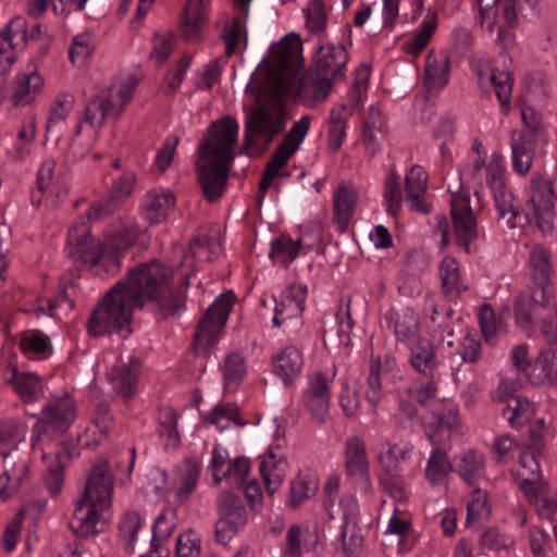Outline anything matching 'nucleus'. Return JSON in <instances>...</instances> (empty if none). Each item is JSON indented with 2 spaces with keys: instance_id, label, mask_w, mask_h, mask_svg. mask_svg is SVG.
Here are the masks:
<instances>
[{
  "instance_id": "44",
  "label": "nucleus",
  "mask_w": 557,
  "mask_h": 557,
  "mask_svg": "<svg viewBox=\"0 0 557 557\" xmlns=\"http://www.w3.org/2000/svg\"><path fill=\"white\" fill-rule=\"evenodd\" d=\"M450 64L444 52H431L426 59L425 82L429 90H441L449 81Z\"/></svg>"
},
{
  "instance_id": "40",
  "label": "nucleus",
  "mask_w": 557,
  "mask_h": 557,
  "mask_svg": "<svg viewBox=\"0 0 557 557\" xmlns=\"http://www.w3.org/2000/svg\"><path fill=\"white\" fill-rule=\"evenodd\" d=\"M286 469L287 462L283 455L269 448L261 460L260 472L267 491L271 496L278 491L284 482Z\"/></svg>"
},
{
  "instance_id": "23",
  "label": "nucleus",
  "mask_w": 557,
  "mask_h": 557,
  "mask_svg": "<svg viewBox=\"0 0 557 557\" xmlns=\"http://www.w3.org/2000/svg\"><path fill=\"white\" fill-rule=\"evenodd\" d=\"M27 44V23L24 17H13L0 34V74L7 73L18 51Z\"/></svg>"
},
{
  "instance_id": "36",
  "label": "nucleus",
  "mask_w": 557,
  "mask_h": 557,
  "mask_svg": "<svg viewBox=\"0 0 557 557\" xmlns=\"http://www.w3.org/2000/svg\"><path fill=\"white\" fill-rule=\"evenodd\" d=\"M346 63L347 52L343 46L321 45L315 55L313 71L329 76L333 82L342 75Z\"/></svg>"
},
{
  "instance_id": "52",
  "label": "nucleus",
  "mask_w": 557,
  "mask_h": 557,
  "mask_svg": "<svg viewBox=\"0 0 557 557\" xmlns=\"http://www.w3.org/2000/svg\"><path fill=\"white\" fill-rule=\"evenodd\" d=\"M27 428L14 420L0 423V455L8 458L16 453L20 443L25 440Z\"/></svg>"
},
{
  "instance_id": "56",
  "label": "nucleus",
  "mask_w": 557,
  "mask_h": 557,
  "mask_svg": "<svg viewBox=\"0 0 557 557\" xmlns=\"http://www.w3.org/2000/svg\"><path fill=\"white\" fill-rule=\"evenodd\" d=\"M207 422L215 426L220 432L228 429L232 424L244 425L239 419L238 407L233 404H218L208 413Z\"/></svg>"
},
{
  "instance_id": "20",
  "label": "nucleus",
  "mask_w": 557,
  "mask_h": 557,
  "mask_svg": "<svg viewBox=\"0 0 557 557\" xmlns=\"http://www.w3.org/2000/svg\"><path fill=\"white\" fill-rule=\"evenodd\" d=\"M344 465L347 478L361 491L371 488L369 462L363 441L357 436L346 440L344 446Z\"/></svg>"
},
{
  "instance_id": "17",
  "label": "nucleus",
  "mask_w": 557,
  "mask_h": 557,
  "mask_svg": "<svg viewBox=\"0 0 557 557\" xmlns=\"http://www.w3.org/2000/svg\"><path fill=\"white\" fill-rule=\"evenodd\" d=\"M553 191L549 184L541 176L534 175L531 183V196L527 203L529 222L535 221L543 234L554 230Z\"/></svg>"
},
{
  "instance_id": "21",
  "label": "nucleus",
  "mask_w": 557,
  "mask_h": 557,
  "mask_svg": "<svg viewBox=\"0 0 557 557\" xmlns=\"http://www.w3.org/2000/svg\"><path fill=\"white\" fill-rule=\"evenodd\" d=\"M480 84H491L499 101L500 110L508 114L511 106V94L513 87V77L506 67L494 66L491 61L482 60L476 67Z\"/></svg>"
},
{
  "instance_id": "28",
  "label": "nucleus",
  "mask_w": 557,
  "mask_h": 557,
  "mask_svg": "<svg viewBox=\"0 0 557 557\" xmlns=\"http://www.w3.org/2000/svg\"><path fill=\"white\" fill-rule=\"evenodd\" d=\"M413 445L410 442H391L385 440L380 445L377 461L384 474L403 478V463L411 459Z\"/></svg>"
},
{
  "instance_id": "22",
  "label": "nucleus",
  "mask_w": 557,
  "mask_h": 557,
  "mask_svg": "<svg viewBox=\"0 0 557 557\" xmlns=\"http://www.w3.org/2000/svg\"><path fill=\"white\" fill-rule=\"evenodd\" d=\"M480 10V22L487 32H497V41H505L508 32L516 26L518 22L516 5L513 0H502L495 5H488Z\"/></svg>"
},
{
  "instance_id": "30",
  "label": "nucleus",
  "mask_w": 557,
  "mask_h": 557,
  "mask_svg": "<svg viewBox=\"0 0 557 557\" xmlns=\"http://www.w3.org/2000/svg\"><path fill=\"white\" fill-rule=\"evenodd\" d=\"M272 372L285 386H289L300 375L304 366L301 350L295 345L278 349L271 359Z\"/></svg>"
},
{
  "instance_id": "10",
  "label": "nucleus",
  "mask_w": 557,
  "mask_h": 557,
  "mask_svg": "<svg viewBox=\"0 0 557 557\" xmlns=\"http://www.w3.org/2000/svg\"><path fill=\"white\" fill-rule=\"evenodd\" d=\"M102 362L114 392L126 400L131 399L137 391L139 360L131 351L110 350L104 352Z\"/></svg>"
},
{
  "instance_id": "43",
  "label": "nucleus",
  "mask_w": 557,
  "mask_h": 557,
  "mask_svg": "<svg viewBox=\"0 0 557 557\" xmlns=\"http://www.w3.org/2000/svg\"><path fill=\"white\" fill-rule=\"evenodd\" d=\"M454 468L455 463L449 461L447 451L440 445H434L426 461L425 479L433 486L445 485Z\"/></svg>"
},
{
  "instance_id": "29",
  "label": "nucleus",
  "mask_w": 557,
  "mask_h": 557,
  "mask_svg": "<svg viewBox=\"0 0 557 557\" xmlns=\"http://www.w3.org/2000/svg\"><path fill=\"white\" fill-rule=\"evenodd\" d=\"M491 193L494 199L497 219L504 226L509 230H515L529 223L530 219L528 214L520 211L519 201L508 186L492 190Z\"/></svg>"
},
{
  "instance_id": "38",
  "label": "nucleus",
  "mask_w": 557,
  "mask_h": 557,
  "mask_svg": "<svg viewBox=\"0 0 557 557\" xmlns=\"http://www.w3.org/2000/svg\"><path fill=\"white\" fill-rule=\"evenodd\" d=\"M437 26L438 13L436 10L428 8L419 27L403 42V51L409 55L418 57L430 44Z\"/></svg>"
},
{
  "instance_id": "55",
  "label": "nucleus",
  "mask_w": 557,
  "mask_h": 557,
  "mask_svg": "<svg viewBox=\"0 0 557 557\" xmlns=\"http://www.w3.org/2000/svg\"><path fill=\"white\" fill-rule=\"evenodd\" d=\"M319 483L314 474L300 472L290 484L289 505L297 508L318 491Z\"/></svg>"
},
{
  "instance_id": "18",
  "label": "nucleus",
  "mask_w": 557,
  "mask_h": 557,
  "mask_svg": "<svg viewBox=\"0 0 557 557\" xmlns=\"http://www.w3.org/2000/svg\"><path fill=\"white\" fill-rule=\"evenodd\" d=\"M331 383L330 377L321 372H315L308 376L301 392L304 407L319 423H325L330 417Z\"/></svg>"
},
{
  "instance_id": "62",
  "label": "nucleus",
  "mask_w": 557,
  "mask_h": 557,
  "mask_svg": "<svg viewBox=\"0 0 557 557\" xmlns=\"http://www.w3.org/2000/svg\"><path fill=\"white\" fill-rule=\"evenodd\" d=\"M486 183L492 190L504 188L506 184V159L499 152H493L485 165Z\"/></svg>"
},
{
  "instance_id": "46",
  "label": "nucleus",
  "mask_w": 557,
  "mask_h": 557,
  "mask_svg": "<svg viewBox=\"0 0 557 557\" xmlns=\"http://www.w3.org/2000/svg\"><path fill=\"white\" fill-rule=\"evenodd\" d=\"M22 352L29 359L41 360L52 355V343L48 335L39 330L26 332L20 342Z\"/></svg>"
},
{
  "instance_id": "4",
  "label": "nucleus",
  "mask_w": 557,
  "mask_h": 557,
  "mask_svg": "<svg viewBox=\"0 0 557 557\" xmlns=\"http://www.w3.org/2000/svg\"><path fill=\"white\" fill-rule=\"evenodd\" d=\"M238 132L237 121L226 116L211 124L199 145L198 175L209 201L218 199L224 190L235 157Z\"/></svg>"
},
{
  "instance_id": "39",
  "label": "nucleus",
  "mask_w": 557,
  "mask_h": 557,
  "mask_svg": "<svg viewBox=\"0 0 557 557\" xmlns=\"http://www.w3.org/2000/svg\"><path fill=\"white\" fill-rule=\"evenodd\" d=\"M552 302L553 300L541 309L535 308V302L532 301L525 305L532 312L531 321L523 325L517 320L518 325L528 332L537 326L547 342L557 343V304L552 307Z\"/></svg>"
},
{
  "instance_id": "11",
  "label": "nucleus",
  "mask_w": 557,
  "mask_h": 557,
  "mask_svg": "<svg viewBox=\"0 0 557 557\" xmlns=\"http://www.w3.org/2000/svg\"><path fill=\"white\" fill-rule=\"evenodd\" d=\"M233 292L221 294L208 308L199 322L194 336V346L198 354H205L221 338L234 304Z\"/></svg>"
},
{
  "instance_id": "57",
  "label": "nucleus",
  "mask_w": 557,
  "mask_h": 557,
  "mask_svg": "<svg viewBox=\"0 0 557 557\" xmlns=\"http://www.w3.org/2000/svg\"><path fill=\"white\" fill-rule=\"evenodd\" d=\"M300 249V244L287 236H281L272 242L269 257L277 264L288 265L294 261Z\"/></svg>"
},
{
  "instance_id": "45",
  "label": "nucleus",
  "mask_w": 557,
  "mask_h": 557,
  "mask_svg": "<svg viewBox=\"0 0 557 557\" xmlns=\"http://www.w3.org/2000/svg\"><path fill=\"white\" fill-rule=\"evenodd\" d=\"M454 470L469 484L484 476V457L474 450H467L455 459Z\"/></svg>"
},
{
  "instance_id": "3",
  "label": "nucleus",
  "mask_w": 557,
  "mask_h": 557,
  "mask_svg": "<svg viewBox=\"0 0 557 557\" xmlns=\"http://www.w3.org/2000/svg\"><path fill=\"white\" fill-rule=\"evenodd\" d=\"M137 236L138 228L134 221L119 220L107 231L102 247L89 235L86 225H74L67 234L66 250L75 261L95 269L96 274L113 275L121 267L119 252L128 248Z\"/></svg>"
},
{
  "instance_id": "41",
  "label": "nucleus",
  "mask_w": 557,
  "mask_h": 557,
  "mask_svg": "<svg viewBox=\"0 0 557 557\" xmlns=\"http://www.w3.org/2000/svg\"><path fill=\"white\" fill-rule=\"evenodd\" d=\"M426 180V173L420 165H413L406 174V191L411 210L422 213L430 212V206L423 201Z\"/></svg>"
},
{
  "instance_id": "27",
  "label": "nucleus",
  "mask_w": 557,
  "mask_h": 557,
  "mask_svg": "<svg viewBox=\"0 0 557 557\" xmlns=\"http://www.w3.org/2000/svg\"><path fill=\"white\" fill-rule=\"evenodd\" d=\"M301 51L302 45L299 36L295 34L287 35L280 42L271 47L268 57L269 67L275 74L294 69L301 63Z\"/></svg>"
},
{
  "instance_id": "54",
  "label": "nucleus",
  "mask_w": 557,
  "mask_h": 557,
  "mask_svg": "<svg viewBox=\"0 0 557 557\" xmlns=\"http://www.w3.org/2000/svg\"><path fill=\"white\" fill-rule=\"evenodd\" d=\"M318 542L319 534L315 527L293 524L287 530L285 546L309 552L317 546Z\"/></svg>"
},
{
  "instance_id": "63",
  "label": "nucleus",
  "mask_w": 557,
  "mask_h": 557,
  "mask_svg": "<svg viewBox=\"0 0 557 557\" xmlns=\"http://www.w3.org/2000/svg\"><path fill=\"white\" fill-rule=\"evenodd\" d=\"M306 27L314 35H321L326 27L327 14L322 0L311 1L304 10Z\"/></svg>"
},
{
  "instance_id": "15",
  "label": "nucleus",
  "mask_w": 557,
  "mask_h": 557,
  "mask_svg": "<svg viewBox=\"0 0 557 557\" xmlns=\"http://www.w3.org/2000/svg\"><path fill=\"white\" fill-rule=\"evenodd\" d=\"M100 106V102H88L70 144L67 150L69 160L78 161L83 159L97 140L99 131L104 124Z\"/></svg>"
},
{
  "instance_id": "49",
  "label": "nucleus",
  "mask_w": 557,
  "mask_h": 557,
  "mask_svg": "<svg viewBox=\"0 0 557 557\" xmlns=\"http://www.w3.org/2000/svg\"><path fill=\"white\" fill-rule=\"evenodd\" d=\"M221 369L223 373L224 392L235 393L247 373L245 358L237 352L230 354L225 357Z\"/></svg>"
},
{
  "instance_id": "16",
  "label": "nucleus",
  "mask_w": 557,
  "mask_h": 557,
  "mask_svg": "<svg viewBox=\"0 0 557 557\" xmlns=\"http://www.w3.org/2000/svg\"><path fill=\"white\" fill-rule=\"evenodd\" d=\"M218 521L215 523V539L220 544L226 545L247 522L245 507L233 493L224 491L218 497Z\"/></svg>"
},
{
  "instance_id": "5",
  "label": "nucleus",
  "mask_w": 557,
  "mask_h": 557,
  "mask_svg": "<svg viewBox=\"0 0 557 557\" xmlns=\"http://www.w3.org/2000/svg\"><path fill=\"white\" fill-rule=\"evenodd\" d=\"M113 479L106 460L97 461L91 468L85 490L76 500L70 519L71 530L78 536L98 533L112 505Z\"/></svg>"
},
{
  "instance_id": "34",
  "label": "nucleus",
  "mask_w": 557,
  "mask_h": 557,
  "mask_svg": "<svg viewBox=\"0 0 557 557\" xmlns=\"http://www.w3.org/2000/svg\"><path fill=\"white\" fill-rule=\"evenodd\" d=\"M384 322L399 342L409 343L419 335L418 317L409 307H392L384 314Z\"/></svg>"
},
{
  "instance_id": "32",
  "label": "nucleus",
  "mask_w": 557,
  "mask_h": 557,
  "mask_svg": "<svg viewBox=\"0 0 557 557\" xmlns=\"http://www.w3.org/2000/svg\"><path fill=\"white\" fill-rule=\"evenodd\" d=\"M540 465L531 448L520 453L516 479L529 499H533L539 492H543L544 482L541 480Z\"/></svg>"
},
{
  "instance_id": "61",
  "label": "nucleus",
  "mask_w": 557,
  "mask_h": 557,
  "mask_svg": "<svg viewBox=\"0 0 557 557\" xmlns=\"http://www.w3.org/2000/svg\"><path fill=\"white\" fill-rule=\"evenodd\" d=\"M383 198L386 205V212L395 215L401 208L403 190L400 175L397 173H389L385 181Z\"/></svg>"
},
{
  "instance_id": "31",
  "label": "nucleus",
  "mask_w": 557,
  "mask_h": 557,
  "mask_svg": "<svg viewBox=\"0 0 557 557\" xmlns=\"http://www.w3.org/2000/svg\"><path fill=\"white\" fill-rule=\"evenodd\" d=\"M333 223L341 233L346 232L358 206L359 194L348 184H339L333 193Z\"/></svg>"
},
{
  "instance_id": "42",
  "label": "nucleus",
  "mask_w": 557,
  "mask_h": 557,
  "mask_svg": "<svg viewBox=\"0 0 557 557\" xmlns=\"http://www.w3.org/2000/svg\"><path fill=\"white\" fill-rule=\"evenodd\" d=\"M44 87V78L36 71L20 73L15 78L12 101L15 106L32 103Z\"/></svg>"
},
{
  "instance_id": "60",
  "label": "nucleus",
  "mask_w": 557,
  "mask_h": 557,
  "mask_svg": "<svg viewBox=\"0 0 557 557\" xmlns=\"http://www.w3.org/2000/svg\"><path fill=\"white\" fill-rule=\"evenodd\" d=\"M533 372H537L536 383L557 382V351H542L533 366Z\"/></svg>"
},
{
  "instance_id": "6",
  "label": "nucleus",
  "mask_w": 557,
  "mask_h": 557,
  "mask_svg": "<svg viewBox=\"0 0 557 557\" xmlns=\"http://www.w3.org/2000/svg\"><path fill=\"white\" fill-rule=\"evenodd\" d=\"M172 268L151 260L131 270L124 282V289L129 293L140 308L150 305L164 315L174 314L181 307L182 296L171 288Z\"/></svg>"
},
{
  "instance_id": "26",
  "label": "nucleus",
  "mask_w": 557,
  "mask_h": 557,
  "mask_svg": "<svg viewBox=\"0 0 557 557\" xmlns=\"http://www.w3.org/2000/svg\"><path fill=\"white\" fill-rule=\"evenodd\" d=\"M211 0H187L181 16V33L188 41H198L209 22Z\"/></svg>"
},
{
  "instance_id": "37",
  "label": "nucleus",
  "mask_w": 557,
  "mask_h": 557,
  "mask_svg": "<svg viewBox=\"0 0 557 557\" xmlns=\"http://www.w3.org/2000/svg\"><path fill=\"white\" fill-rule=\"evenodd\" d=\"M24 403H34L44 395V384L39 376L30 372H18L15 368L8 369L3 374Z\"/></svg>"
},
{
  "instance_id": "8",
  "label": "nucleus",
  "mask_w": 557,
  "mask_h": 557,
  "mask_svg": "<svg viewBox=\"0 0 557 557\" xmlns=\"http://www.w3.org/2000/svg\"><path fill=\"white\" fill-rule=\"evenodd\" d=\"M140 309L138 304L124 289V282H117L94 310L88 321V332L101 336L111 332L126 336L131 333L129 324L133 312Z\"/></svg>"
},
{
  "instance_id": "47",
  "label": "nucleus",
  "mask_w": 557,
  "mask_h": 557,
  "mask_svg": "<svg viewBox=\"0 0 557 557\" xmlns=\"http://www.w3.org/2000/svg\"><path fill=\"white\" fill-rule=\"evenodd\" d=\"M222 251L221 245L208 237L195 238L190 246L189 252L185 255L182 265L186 269H193L195 262H206L215 259Z\"/></svg>"
},
{
  "instance_id": "58",
  "label": "nucleus",
  "mask_w": 557,
  "mask_h": 557,
  "mask_svg": "<svg viewBox=\"0 0 557 557\" xmlns=\"http://www.w3.org/2000/svg\"><path fill=\"white\" fill-rule=\"evenodd\" d=\"M491 508L487 503L486 493L480 488L474 490L467 505V524L479 525L488 518Z\"/></svg>"
},
{
  "instance_id": "50",
  "label": "nucleus",
  "mask_w": 557,
  "mask_h": 557,
  "mask_svg": "<svg viewBox=\"0 0 557 557\" xmlns=\"http://www.w3.org/2000/svg\"><path fill=\"white\" fill-rule=\"evenodd\" d=\"M200 469L191 461L184 462L177 470L173 482V491L178 502L186 500L196 488Z\"/></svg>"
},
{
  "instance_id": "9",
  "label": "nucleus",
  "mask_w": 557,
  "mask_h": 557,
  "mask_svg": "<svg viewBox=\"0 0 557 557\" xmlns=\"http://www.w3.org/2000/svg\"><path fill=\"white\" fill-rule=\"evenodd\" d=\"M285 124L284 111L281 108L257 106L246 119L243 152L260 154L285 128Z\"/></svg>"
},
{
  "instance_id": "33",
  "label": "nucleus",
  "mask_w": 557,
  "mask_h": 557,
  "mask_svg": "<svg viewBox=\"0 0 557 557\" xmlns=\"http://www.w3.org/2000/svg\"><path fill=\"white\" fill-rule=\"evenodd\" d=\"M138 77L129 75L117 88L115 94L102 91L97 95L90 102H100L103 113V122L107 119L117 117L125 106L131 101L133 92L138 85Z\"/></svg>"
},
{
  "instance_id": "59",
  "label": "nucleus",
  "mask_w": 557,
  "mask_h": 557,
  "mask_svg": "<svg viewBox=\"0 0 557 557\" xmlns=\"http://www.w3.org/2000/svg\"><path fill=\"white\" fill-rule=\"evenodd\" d=\"M95 40L89 33H81L73 37L69 51L71 62L83 66L95 51Z\"/></svg>"
},
{
  "instance_id": "35",
  "label": "nucleus",
  "mask_w": 557,
  "mask_h": 557,
  "mask_svg": "<svg viewBox=\"0 0 557 557\" xmlns=\"http://www.w3.org/2000/svg\"><path fill=\"white\" fill-rule=\"evenodd\" d=\"M331 86L332 81L329 76L310 70L299 81L297 89L299 101L307 108H314L327 98Z\"/></svg>"
},
{
  "instance_id": "48",
  "label": "nucleus",
  "mask_w": 557,
  "mask_h": 557,
  "mask_svg": "<svg viewBox=\"0 0 557 557\" xmlns=\"http://www.w3.org/2000/svg\"><path fill=\"white\" fill-rule=\"evenodd\" d=\"M350 110L345 104H336L330 113L327 145L332 151H337L346 139L347 121Z\"/></svg>"
},
{
  "instance_id": "53",
  "label": "nucleus",
  "mask_w": 557,
  "mask_h": 557,
  "mask_svg": "<svg viewBox=\"0 0 557 557\" xmlns=\"http://www.w3.org/2000/svg\"><path fill=\"white\" fill-rule=\"evenodd\" d=\"M440 275L443 289L447 295H457L468 288L462 281L459 264L453 257L443 258L440 264Z\"/></svg>"
},
{
  "instance_id": "1",
  "label": "nucleus",
  "mask_w": 557,
  "mask_h": 557,
  "mask_svg": "<svg viewBox=\"0 0 557 557\" xmlns=\"http://www.w3.org/2000/svg\"><path fill=\"white\" fill-rule=\"evenodd\" d=\"M76 416L74 399L64 394L51 399L42 409L41 418L33 429L30 445L34 453L39 451L47 466L46 486L51 495H58L64 482V466L69 460V449L55 440L63 435Z\"/></svg>"
},
{
  "instance_id": "2",
  "label": "nucleus",
  "mask_w": 557,
  "mask_h": 557,
  "mask_svg": "<svg viewBox=\"0 0 557 557\" xmlns=\"http://www.w3.org/2000/svg\"><path fill=\"white\" fill-rule=\"evenodd\" d=\"M137 236L138 228L134 221L119 220L107 231L102 247L89 235L86 225H74L67 234L66 250L75 261L95 269L96 274L113 275L121 267L119 252L128 248Z\"/></svg>"
},
{
  "instance_id": "12",
  "label": "nucleus",
  "mask_w": 557,
  "mask_h": 557,
  "mask_svg": "<svg viewBox=\"0 0 557 557\" xmlns=\"http://www.w3.org/2000/svg\"><path fill=\"white\" fill-rule=\"evenodd\" d=\"M36 185L33 202L57 208L69 194L70 175L62 166L57 165L54 159L49 158L42 161L38 170Z\"/></svg>"
},
{
  "instance_id": "25",
  "label": "nucleus",
  "mask_w": 557,
  "mask_h": 557,
  "mask_svg": "<svg viewBox=\"0 0 557 557\" xmlns=\"http://www.w3.org/2000/svg\"><path fill=\"white\" fill-rule=\"evenodd\" d=\"M175 206L176 197L172 190L156 187L144 195L140 202V214L150 225H157L168 220Z\"/></svg>"
},
{
  "instance_id": "7",
  "label": "nucleus",
  "mask_w": 557,
  "mask_h": 557,
  "mask_svg": "<svg viewBox=\"0 0 557 557\" xmlns=\"http://www.w3.org/2000/svg\"><path fill=\"white\" fill-rule=\"evenodd\" d=\"M529 285L528 290L520 294L515 301L516 320L523 325L531 321L532 312L525 305L535 302V308H543L555 298V286L550 275L553 260L550 250L542 244H533L528 258Z\"/></svg>"
},
{
  "instance_id": "64",
  "label": "nucleus",
  "mask_w": 557,
  "mask_h": 557,
  "mask_svg": "<svg viewBox=\"0 0 557 557\" xmlns=\"http://www.w3.org/2000/svg\"><path fill=\"white\" fill-rule=\"evenodd\" d=\"M512 169L519 175L527 174L532 165V150L524 136H520L511 143Z\"/></svg>"
},
{
  "instance_id": "24",
  "label": "nucleus",
  "mask_w": 557,
  "mask_h": 557,
  "mask_svg": "<svg viewBox=\"0 0 557 557\" xmlns=\"http://www.w3.org/2000/svg\"><path fill=\"white\" fill-rule=\"evenodd\" d=\"M424 431L433 445H444L455 435H462L466 426L458 414V408L451 405L446 412L433 413L430 421L424 424Z\"/></svg>"
},
{
  "instance_id": "14",
  "label": "nucleus",
  "mask_w": 557,
  "mask_h": 557,
  "mask_svg": "<svg viewBox=\"0 0 557 557\" xmlns=\"http://www.w3.org/2000/svg\"><path fill=\"white\" fill-rule=\"evenodd\" d=\"M310 128V116L304 115L298 120L289 132L285 135L284 140L275 150L273 157L268 162L263 177L259 184L261 191H265L272 181L281 175V171L286 165L289 158L298 150Z\"/></svg>"
},
{
  "instance_id": "51",
  "label": "nucleus",
  "mask_w": 557,
  "mask_h": 557,
  "mask_svg": "<svg viewBox=\"0 0 557 557\" xmlns=\"http://www.w3.org/2000/svg\"><path fill=\"white\" fill-rule=\"evenodd\" d=\"M410 349V362L412 367L422 373L431 372L436 362L435 354L431 343L426 339H422L419 335L406 343Z\"/></svg>"
},
{
  "instance_id": "13",
  "label": "nucleus",
  "mask_w": 557,
  "mask_h": 557,
  "mask_svg": "<svg viewBox=\"0 0 557 557\" xmlns=\"http://www.w3.org/2000/svg\"><path fill=\"white\" fill-rule=\"evenodd\" d=\"M307 297V285L302 283L292 284L281 294L275 301L272 323L281 327L286 334H296L301 329L302 313Z\"/></svg>"
},
{
  "instance_id": "19",
  "label": "nucleus",
  "mask_w": 557,
  "mask_h": 557,
  "mask_svg": "<svg viewBox=\"0 0 557 557\" xmlns=\"http://www.w3.org/2000/svg\"><path fill=\"white\" fill-rule=\"evenodd\" d=\"M450 214L457 243L469 251V245L478 236V231L468 190L460 188L451 193Z\"/></svg>"
}]
</instances>
